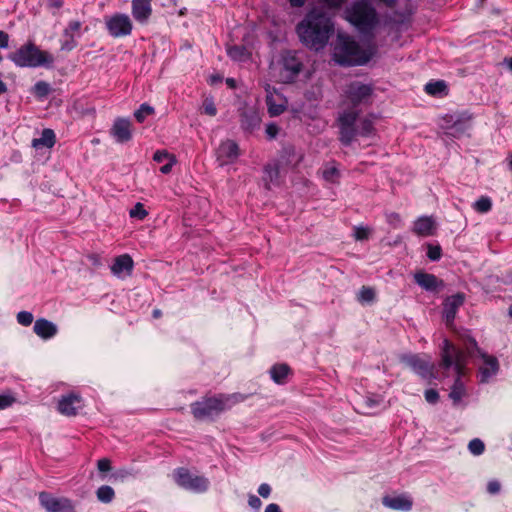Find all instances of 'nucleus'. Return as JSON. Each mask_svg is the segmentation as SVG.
<instances>
[{"instance_id": "nucleus-1", "label": "nucleus", "mask_w": 512, "mask_h": 512, "mask_svg": "<svg viewBox=\"0 0 512 512\" xmlns=\"http://www.w3.org/2000/svg\"><path fill=\"white\" fill-rule=\"evenodd\" d=\"M300 41L310 49L322 50L334 32L331 17L322 8H313L297 25Z\"/></svg>"}, {"instance_id": "nucleus-2", "label": "nucleus", "mask_w": 512, "mask_h": 512, "mask_svg": "<svg viewBox=\"0 0 512 512\" xmlns=\"http://www.w3.org/2000/svg\"><path fill=\"white\" fill-rule=\"evenodd\" d=\"M361 109L342 108L336 123L339 129V141L344 146H350L357 137L374 136L376 129L372 115L360 116Z\"/></svg>"}, {"instance_id": "nucleus-3", "label": "nucleus", "mask_w": 512, "mask_h": 512, "mask_svg": "<svg viewBox=\"0 0 512 512\" xmlns=\"http://www.w3.org/2000/svg\"><path fill=\"white\" fill-rule=\"evenodd\" d=\"M467 354L458 349L454 344L445 339L441 348V362L440 367L443 369L454 368L458 375L449 397L453 400L454 404H458L465 395L464 383L461 381L460 376L464 374L466 365Z\"/></svg>"}, {"instance_id": "nucleus-4", "label": "nucleus", "mask_w": 512, "mask_h": 512, "mask_svg": "<svg viewBox=\"0 0 512 512\" xmlns=\"http://www.w3.org/2000/svg\"><path fill=\"white\" fill-rule=\"evenodd\" d=\"M370 57V53L361 48L353 37L338 33L333 47L335 62L344 66L363 65L370 60Z\"/></svg>"}, {"instance_id": "nucleus-5", "label": "nucleus", "mask_w": 512, "mask_h": 512, "mask_svg": "<svg viewBox=\"0 0 512 512\" xmlns=\"http://www.w3.org/2000/svg\"><path fill=\"white\" fill-rule=\"evenodd\" d=\"M245 400L241 394L219 395L205 398L191 405V412L197 420H207L218 416L221 412L232 408Z\"/></svg>"}, {"instance_id": "nucleus-6", "label": "nucleus", "mask_w": 512, "mask_h": 512, "mask_svg": "<svg viewBox=\"0 0 512 512\" xmlns=\"http://www.w3.org/2000/svg\"><path fill=\"white\" fill-rule=\"evenodd\" d=\"M303 69V62L296 52L285 51L271 63V71L275 80L282 84H292Z\"/></svg>"}, {"instance_id": "nucleus-7", "label": "nucleus", "mask_w": 512, "mask_h": 512, "mask_svg": "<svg viewBox=\"0 0 512 512\" xmlns=\"http://www.w3.org/2000/svg\"><path fill=\"white\" fill-rule=\"evenodd\" d=\"M346 19L361 32H369L378 24L376 10L367 0H357L345 11Z\"/></svg>"}, {"instance_id": "nucleus-8", "label": "nucleus", "mask_w": 512, "mask_h": 512, "mask_svg": "<svg viewBox=\"0 0 512 512\" xmlns=\"http://www.w3.org/2000/svg\"><path fill=\"white\" fill-rule=\"evenodd\" d=\"M9 59L18 67H39L51 65L54 58L35 44L27 43L9 55Z\"/></svg>"}, {"instance_id": "nucleus-9", "label": "nucleus", "mask_w": 512, "mask_h": 512, "mask_svg": "<svg viewBox=\"0 0 512 512\" xmlns=\"http://www.w3.org/2000/svg\"><path fill=\"white\" fill-rule=\"evenodd\" d=\"M373 93V88L369 84L359 81L350 83L344 91L342 108L359 109L360 105L369 103Z\"/></svg>"}, {"instance_id": "nucleus-10", "label": "nucleus", "mask_w": 512, "mask_h": 512, "mask_svg": "<svg viewBox=\"0 0 512 512\" xmlns=\"http://www.w3.org/2000/svg\"><path fill=\"white\" fill-rule=\"evenodd\" d=\"M173 478L178 486L194 493L207 491L210 484L206 477L191 473L188 469L183 467L174 470Z\"/></svg>"}, {"instance_id": "nucleus-11", "label": "nucleus", "mask_w": 512, "mask_h": 512, "mask_svg": "<svg viewBox=\"0 0 512 512\" xmlns=\"http://www.w3.org/2000/svg\"><path fill=\"white\" fill-rule=\"evenodd\" d=\"M105 23L109 34L113 37L128 36L132 32V21L126 14H114L108 17Z\"/></svg>"}, {"instance_id": "nucleus-12", "label": "nucleus", "mask_w": 512, "mask_h": 512, "mask_svg": "<svg viewBox=\"0 0 512 512\" xmlns=\"http://www.w3.org/2000/svg\"><path fill=\"white\" fill-rule=\"evenodd\" d=\"M39 501L48 512H75L72 501L67 498H56L49 493L41 492Z\"/></svg>"}, {"instance_id": "nucleus-13", "label": "nucleus", "mask_w": 512, "mask_h": 512, "mask_svg": "<svg viewBox=\"0 0 512 512\" xmlns=\"http://www.w3.org/2000/svg\"><path fill=\"white\" fill-rule=\"evenodd\" d=\"M402 362L422 378L429 379L433 377L434 364L425 357L419 355H405L402 357Z\"/></svg>"}, {"instance_id": "nucleus-14", "label": "nucleus", "mask_w": 512, "mask_h": 512, "mask_svg": "<svg viewBox=\"0 0 512 512\" xmlns=\"http://www.w3.org/2000/svg\"><path fill=\"white\" fill-rule=\"evenodd\" d=\"M111 136L118 143H125L132 138V123L127 118H116L110 129Z\"/></svg>"}, {"instance_id": "nucleus-15", "label": "nucleus", "mask_w": 512, "mask_h": 512, "mask_svg": "<svg viewBox=\"0 0 512 512\" xmlns=\"http://www.w3.org/2000/svg\"><path fill=\"white\" fill-rule=\"evenodd\" d=\"M464 300V294L457 293L446 298V300L444 301L443 315L448 326H450L453 323L456 313L459 307L463 305Z\"/></svg>"}, {"instance_id": "nucleus-16", "label": "nucleus", "mask_w": 512, "mask_h": 512, "mask_svg": "<svg viewBox=\"0 0 512 512\" xmlns=\"http://www.w3.org/2000/svg\"><path fill=\"white\" fill-rule=\"evenodd\" d=\"M82 408V399L77 394L63 396L58 403V410L66 416H74Z\"/></svg>"}, {"instance_id": "nucleus-17", "label": "nucleus", "mask_w": 512, "mask_h": 512, "mask_svg": "<svg viewBox=\"0 0 512 512\" xmlns=\"http://www.w3.org/2000/svg\"><path fill=\"white\" fill-rule=\"evenodd\" d=\"M217 155L221 165L232 163L239 157V147L233 140H226L220 144Z\"/></svg>"}, {"instance_id": "nucleus-18", "label": "nucleus", "mask_w": 512, "mask_h": 512, "mask_svg": "<svg viewBox=\"0 0 512 512\" xmlns=\"http://www.w3.org/2000/svg\"><path fill=\"white\" fill-rule=\"evenodd\" d=\"M152 0H132V15L139 23H146L152 14Z\"/></svg>"}, {"instance_id": "nucleus-19", "label": "nucleus", "mask_w": 512, "mask_h": 512, "mask_svg": "<svg viewBox=\"0 0 512 512\" xmlns=\"http://www.w3.org/2000/svg\"><path fill=\"white\" fill-rule=\"evenodd\" d=\"M133 267L134 262L131 256L123 254L115 258L111 266V272L117 277H122L123 274L130 275Z\"/></svg>"}, {"instance_id": "nucleus-20", "label": "nucleus", "mask_w": 512, "mask_h": 512, "mask_svg": "<svg viewBox=\"0 0 512 512\" xmlns=\"http://www.w3.org/2000/svg\"><path fill=\"white\" fill-rule=\"evenodd\" d=\"M382 503L384 506L390 509L401 511H409L413 505L412 499L404 494L394 497L385 496L382 500Z\"/></svg>"}, {"instance_id": "nucleus-21", "label": "nucleus", "mask_w": 512, "mask_h": 512, "mask_svg": "<svg viewBox=\"0 0 512 512\" xmlns=\"http://www.w3.org/2000/svg\"><path fill=\"white\" fill-rule=\"evenodd\" d=\"M286 104L287 101L284 97L268 92L266 96V105L271 117L281 115L286 110Z\"/></svg>"}, {"instance_id": "nucleus-22", "label": "nucleus", "mask_w": 512, "mask_h": 512, "mask_svg": "<svg viewBox=\"0 0 512 512\" xmlns=\"http://www.w3.org/2000/svg\"><path fill=\"white\" fill-rule=\"evenodd\" d=\"M482 358L483 364L479 368L480 381L488 382L498 372L499 364L498 360L493 356L482 355Z\"/></svg>"}, {"instance_id": "nucleus-23", "label": "nucleus", "mask_w": 512, "mask_h": 512, "mask_svg": "<svg viewBox=\"0 0 512 512\" xmlns=\"http://www.w3.org/2000/svg\"><path fill=\"white\" fill-rule=\"evenodd\" d=\"M33 330L37 336L45 340L54 337L58 332L57 326L44 318L35 321Z\"/></svg>"}, {"instance_id": "nucleus-24", "label": "nucleus", "mask_w": 512, "mask_h": 512, "mask_svg": "<svg viewBox=\"0 0 512 512\" xmlns=\"http://www.w3.org/2000/svg\"><path fill=\"white\" fill-rule=\"evenodd\" d=\"M414 279L420 287L427 291H434L439 285H442V281L438 280L435 275L425 272L416 273Z\"/></svg>"}, {"instance_id": "nucleus-25", "label": "nucleus", "mask_w": 512, "mask_h": 512, "mask_svg": "<svg viewBox=\"0 0 512 512\" xmlns=\"http://www.w3.org/2000/svg\"><path fill=\"white\" fill-rule=\"evenodd\" d=\"M435 222L432 217L422 216L414 222L413 231L419 236H429L433 234Z\"/></svg>"}, {"instance_id": "nucleus-26", "label": "nucleus", "mask_w": 512, "mask_h": 512, "mask_svg": "<svg viewBox=\"0 0 512 512\" xmlns=\"http://www.w3.org/2000/svg\"><path fill=\"white\" fill-rule=\"evenodd\" d=\"M261 118L254 109H246L241 114V126L247 131H253L259 126Z\"/></svg>"}, {"instance_id": "nucleus-27", "label": "nucleus", "mask_w": 512, "mask_h": 512, "mask_svg": "<svg viewBox=\"0 0 512 512\" xmlns=\"http://www.w3.org/2000/svg\"><path fill=\"white\" fill-rule=\"evenodd\" d=\"M279 179V169L276 165L268 164L264 168L263 182L266 189H271L272 185H277Z\"/></svg>"}, {"instance_id": "nucleus-28", "label": "nucleus", "mask_w": 512, "mask_h": 512, "mask_svg": "<svg viewBox=\"0 0 512 512\" xmlns=\"http://www.w3.org/2000/svg\"><path fill=\"white\" fill-rule=\"evenodd\" d=\"M55 144V133L51 129H44L41 137L33 139L32 146L34 148L47 147L51 148Z\"/></svg>"}, {"instance_id": "nucleus-29", "label": "nucleus", "mask_w": 512, "mask_h": 512, "mask_svg": "<svg viewBox=\"0 0 512 512\" xmlns=\"http://www.w3.org/2000/svg\"><path fill=\"white\" fill-rule=\"evenodd\" d=\"M228 56L238 62H245L250 59L251 52L244 46H229L227 47Z\"/></svg>"}, {"instance_id": "nucleus-30", "label": "nucleus", "mask_w": 512, "mask_h": 512, "mask_svg": "<svg viewBox=\"0 0 512 512\" xmlns=\"http://www.w3.org/2000/svg\"><path fill=\"white\" fill-rule=\"evenodd\" d=\"M289 372L290 368L286 364L274 365L270 370L271 378L277 384H284Z\"/></svg>"}, {"instance_id": "nucleus-31", "label": "nucleus", "mask_w": 512, "mask_h": 512, "mask_svg": "<svg viewBox=\"0 0 512 512\" xmlns=\"http://www.w3.org/2000/svg\"><path fill=\"white\" fill-rule=\"evenodd\" d=\"M96 496L100 502L110 503L115 497V492L112 487L108 485H102L97 489Z\"/></svg>"}, {"instance_id": "nucleus-32", "label": "nucleus", "mask_w": 512, "mask_h": 512, "mask_svg": "<svg viewBox=\"0 0 512 512\" xmlns=\"http://www.w3.org/2000/svg\"><path fill=\"white\" fill-rule=\"evenodd\" d=\"M447 86L444 81L429 82L425 85V91L429 95H440L445 92Z\"/></svg>"}, {"instance_id": "nucleus-33", "label": "nucleus", "mask_w": 512, "mask_h": 512, "mask_svg": "<svg viewBox=\"0 0 512 512\" xmlns=\"http://www.w3.org/2000/svg\"><path fill=\"white\" fill-rule=\"evenodd\" d=\"M322 176L327 182L335 183L340 177V172L336 166L327 165L322 171Z\"/></svg>"}, {"instance_id": "nucleus-34", "label": "nucleus", "mask_w": 512, "mask_h": 512, "mask_svg": "<svg viewBox=\"0 0 512 512\" xmlns=\"http://www.w3.org/2000/svg\"><path fill=\"white\" fill-rule=\"evenodd\" d=\"M154 113V108L148 104H142L138 110L135 111L134 116L139 123L145 121V119Z\"/></svg>"}, {"instance_id": "nucleus-35", "label": "nucleus", "mask_w": 512, "mask_h": 512, "mask_svg": "<svg viewBox=\"0 0 512 512\" xmlns=\"http://www.w3.org/2000/svg\"><path fill=\"white\" fill-rule=\"evenodd\" d=\"M50 91V84L45 81H38L33 87V92L38 98L46 97Z\"/></svg>"}, {"instance_id": "nucleus-36", "label": "nucleus", "mask_w": 512, "mask_h": 512, "mask_svg": "<svg viewBox=\"0 0 512 512\" xmlns=\"http://www.w3.org/2000/svg\"><path fill=\"white\" fill-rule=\"evenodd\" d=\"M375 298V291L367 286H363L358 293V301L361 303H370Z\"/></svg>"}, {"instance_id": "nucleus-37", "label": "nucleus", "mask_w": 512, "mask_h": 512, "mask_svg": "<svg viewBox=\"0 0 512 512\" xmlns=\"http://www.w3.org/2000/svg\"><path fill=\"white\" fill-rule=\"evenodd\" d=\"M473 207L477 212L486 213L490 211L492 207L491 199L488 197H481L473 204Z\"/></svg>"}, {"instance_id": "nucleus-38", "label": "nucleus", "mask_w": 512, "mask_h": 512, "mask_svg": "<svg viewBox=\"0 0 512 512\" xmlns=\"http://www.w3.org/2000/svg\"><path fill=\"white\" fill-rule=\"evenodd\" d=\"M468 449L473 455H481L485 450V445L479 438L472 439L468 444Z\"/></svg>"}, {"instance_id": "nucleus-39", "label": "nucleus", "mask_w": 512, "mask_h": 512, "mask_svg": "<svg viewBox=\"0 0 512 512\" xmlns=\"http://www.w3.org/2000/svg\"><path fill=\"white\" fill-rule=\"evenodd\" d=\"M371 232L372 230L369 227L355 226L353 235L357 241H363L369 238Z\"/></svg>"}, {"instance_id": "nucleus-40", "label": "nucleus", "mask_w": 512, "mask_h": 512, "mask_svg": "<svg viewBox=\"0 0 512 512\" xmlns=\"http://www.w3.org/2000/svg\"><path fill=\"white\" fill-rule=\"evenodd\" d=\"M131 218H136L139 220H143L148 212L145 210L144 205L142 203H137L129 212Z\"/></svg>"}, {"instance_id": "nucleus-41", "label": "nucleus", "mask_w": 512, "mask_h": 512, "mask_svg": "<svg viewBox=\"0 0 512 512\" xmlns=\"http://www.w3.org/2000/svg\"><path fill=\"white\" fill-rule=\"evenodd\" d=\"M17 321L23 326H29L33 322V315L28 311H21L17 314Z\"/></svg>"}, {"instance_id": "nucleus-42", "label": "nucleus", "mask_w": 512, "mask_h": 512, "mask_svg": "<svg viewBox=\"0 0 512 512\" xmlns=\"http://www.w3.org/2000/svg\"><path fill=\"white\" fill-rule=\"evenodd\" d=\"M427 257L432 261H437L441 257V247L428 245Z\"/></svg>"}, {"instance_id": "nucleus-43", "label": "nucleus", "mask_w": 512, "mask_h": 512, "mask_svg": "<svg viewBox=\"0 0 512 512\" xmlns=\"http://www.w3.org/2000/svg\"><path fill=\"white\" fill-rule=\"evenodd\" d=\"M81 28V23L79 21H71L68 26L64 30V36L68 37L77 33Z\"/></svg>"}, {"instance_id": "nucleus-44", "label": "nucleus", "mask_w": 512, "mask_h": 512, "mask_svg": "<svg viewBox=\"0 0 512 512\" xmlns=\"http://www.w3.org/2000/svg\"><path fill=\"white\" fill-rule=\"evenodd\" d=\"M169 158H175L172 154H169L166 150H158L154 153L153 160L162 163L167 162Z\"/></svg>"}, {"instance_id": "nucleus-45", "label": "nucleus", "mask_w": 512, "mask_h": 512, "mask_svg": "<svg viewBox=\"0 0 512 512\" xmlns=\"http://www.w3.org/2000/svg\"><path fill=\"white\" fill-rule=\"evenodd\" d=\"M204 113L209 116H215L217 114V109L212 99H205L203 103Z\"/></svg>"}, {"instance_id": "nucleus-46", "label": "nucleus", "mask_w": 512, "mask_h": 512, "mask_svg": "<svg viewBox=\"0 0 512 512\" xmlns=\"http://www.w3.org/2000/svg\"><path fill=\"white\" fill-rule=\"evenodd\" d=\"M15 402V398L8 394L0 395V410L10 407Z\"/></svg>"}, {"instance_id": "nucleus-47", "label": "nucleus", "mask_w": 512, "mask_h": 512, "mask_svg": "<svg viewBox=\"0 0 512 512\" xmlns=\"http://www.w3.org/2000/svg\"><path fill=\"white\" fill-rule=\"evenodd\" d=\"M266 135L269 139H274L279 132V127L275 123H269L265 129Z\"/></svg>"}, {"instance_id": "nucleus-48", "label": "nucleus", "mask_w": 512, "mask_h": 512, "mask_svg": "<svg viewBox=\"0 0 512 512\" xmlns=\"http://www.w3.org/2000/svg\"><path fill=\"white\" fill-rule=\"evenodd\" d=\"M425 399L428 403L435 404L439 399V394L434 389H428L425 391Z\"/></svg>"}, {"instance_id": "nucleus-49", "label": "nucleus", "mask_w": 512, "mask_h": 512, "mask_svg": "<svg viewBox=\"0 0 512 512\" xmlns=\"http://www.w3.org/2000/svg\"><path fill=\"white\" fill-rule=\"evenodd\" d=\"M65 38H66V40L63 41V43L61 45V49L66 50V51H70V50L74 49L76 47V41L74 39V35H71V36H68Z\"/></svg>"}, {"instance_id": "nucleus-50", "label": "nucleus", "mask_w": 512, "mask_h": 512, "mask_svg": "<svg viewBox=\"0 0 512 512\" xmlns=\"http://www.w3.org/2000/svg\"><path fill=\"white\" fill-rule=\"evenodd\" d=\"M387 221L394 228H397L401 224V217L398 213H390L387 215Z\"/></svg>"}, {"instance_id": "nucleus-51", "label": "nucleus", "mask_w": 512, "mask_h": 512, "mask_svg": "<svg viewBox=\"0 0 512 512\" xmlns=\"http://www.w3.org/2000/svg\"><path fill=\"white\" fill-rule=\"evenodd\" d=\"M97 467L100 472H108L111 470V462L107 458L98 460Z\"/></svg>"}, {"instance_id": "nucleus-52", "label": "nucleus", "mask_w": 512, "mask_h": 512, "mask_svg": "<svg viewBox=\"0 0 512 512\" xmlns=\"http://www.w3.org/2000/svg\"><path fill=\"white\" fill-rule=\"evenodd\" d=\"M501 490V484L498 480H491L487 484V491L490 494H497Z\"/></svg>"}, {"instance_id": "nucleus-53", "label": "nucleus", "mask_w": 512, "mask_h": 512, "mask_svg": "<svg viewBox=\"0 0 512 512\" xmlns=\"http://www.w3.org/2000/svg\"><path fill=\"white\" fill-rule=\"evenodd\" d=\"M248 504L251 508L258 510L260 509L262 502L256 495H250L248 498Z\"/></svg>"}, {"instance_id": "nucleus-54", "label": "nucleus", "mask_w": 512, "mask_h": 512, "mask_svg": "<svg viewBox=\"0 0 512 512\" xmlns=\"http://www.w3.org/2000/svg\"><path fill=\"white\" fill-rule=\"evenodd\" d=\"M258 493L260 496H262L263 498H267L269 497L270 493H271V487L269 484L267 483H262L259 488H258Z\"/></svg>"}, {"instance_id": "nucleus-55", "label": "nucleus", "mask_w": 512, "mask_h": 512, "mask_svg": "<svg viewBox=\"0 0 512 512\" xmlns=\"http://www.w3.org/2000/svg\"><path fill=\"white\" fill-rule=\"evenodd\" d=\"M176 163V158H169V160L160 168L163 174H168L172 170L173 165Z\"/></svg>"}, {"instance_id": "nucleus-56", "label": "nucleus", "mask_w": 512, "mask_h": 512, "mask_svg": "<svg viewBox=\"0 0 512 512\" xmlns=\"http://www.w3.org/2000/svg\"><path fill=\"white\" fill-rule=\"evenodd\" d=\"M8 45H9V35L4 31H0V48H7Z\"/></svg>"}, {"instance_id": "nucleus-57", "label": "nucleus", "mask_w": 512, "mask_h": 512, "mask_svg": "<svg viewBox=\"0 0 512 512\" xmlns=\"http://www.w3.org/2000/svg\"><path fill=\"white\" fill-rule=\"evenodd\" d=\"M64 1L63 0H49L48 6L50 8L59 9L63 6Z\"/></svg>"}, {"instance_id": "nucleus-58", "label": "nucleus", "mask_w": 512, "mask_h": 512, "mask_svg": "<svg viewBox=\"0 0 512 512\" xmlns=\"http://www.w3.org/2000/svg\"><path fill=\"white\" fill-rule=\"evenodd\" d=\"M328 6L330 7H339L341 6L346 0H323Z\"/></svg>"}, {"instance_id": "nucleus-59", "label": "nucleus", "mask_w": 512, "mask_h": 512, "mask_svg": "<svg viewBox=\"0 0 512 512\" xmlns=\"http://www.w3.org/2000/svg\"><path fill=\"white\" fill-rule=\"evenodd\" d=\"M265 512H281V509L279 505L271 503L265 508Z\"/></svg>"}, {"instance_id": "nucleus-60", "label": "nucleus", "mask_w": 512, "mask_h": 512, "mask_svg": "<svg viewBox=\"0 0 512 512\" xmlns=\"http://www.w3.org/2000/svg\"><path fill=\"white\" fill-rule=\"evenodd\" d=\"M307 0H289L291 6L302 7Z\"/></svg>"}, {"instance_id": "nucleus-61", "label": "nucleus", "mask_w": 512, "mask_h": 512, "mask_svg": "<svg viewBox=\"0 0 512 512\" xmlns=\"http://www.w3.org/2000/svg\"><path fill=\"white\" fill-rule=\"evenodd\" d=\"M226 84L232 89L236 87V81L233 78H227Z\"/></svg>"}, {"instance_id": "nucleus-62", "label": "nucleus", "mask_w": 512, "mask_h": 512, "mask_svg": "<svg viewBox=\"0 0 512 512\" xmlns=\"http://www.w3.org/2000/svg\"><path fill=\"white\" fill-rule=\"evenodd\" d=\"M221 79H222V78H221V76H219V75H212V76L210 77V83H211V84H214V83H216V82L221 81Z\"/></svg>"}, {"instance_id": "nucleus-63", "label": "nucleus", "mask_w": 512, "mask_h": 512, "mask_svg": "<svg viewBox=\"0 0 512 512\" xmlns=\"http://www.w3.org/2000/svg\"><path fill=\"white\" fill-rule=\"evenodd\" d=\"M384 4H386L388 7H393L396 3V0H380Z\"/></svg>"}, {"instance_id": "nucleus-64", "label": "nucleus", "mask_w": 512, "mask_h": 512, "mask_svg": "<svg viewBox=\"0 0 512 512\" xmlns=\"http://www.w3.org/2000/svg\"><path fill=\"white\" fill-rule=\"evenodd\" d=\"M504 63L508 66V68L512 71V57L511 58H505Z\"/></svg>"}]
</instances>
